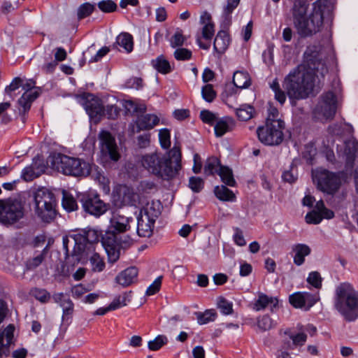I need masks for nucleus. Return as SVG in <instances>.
I'll use <instances>...</instances> for the list:
<instances>
[{"label":"nucleus","instance_id":"1","mask_svg":"<svg viewBox=\"0 0 358 358\" xmlns=\"http://www.w3.org/2000/svg\"><path fill=\"white\" fill-rule=\"evenodd\" d=\"M307 0H294L292 8L294 27L302 38L311 36L321 31L324 18L332 11L329 0H317L312 5V11L308 16Z\"/></svg>","mask_w":358,"mask_h":358},{"label":"nucleus","instance_id":"2","mask_svg":"<svg viewBox=\"0 0 358 358\" xmlns=\"http://www.w3.org/2000/svg\"><path fill=\"white\" fill-rule=\"evenodd\" d=\"M142 166L149 173L170 180L175 178L181 169V151L174 145L168 155L153 152L143 155L141 159Z\"/></svg>","mask_w":358,"mask_h":358},{"label":"nucleus","instance_id":"3","mask_svg":"<svg viewBox=\"0 0 358 358\" xmlns=\"http://www.w3.org/2000/svg\"><path fill=\"white\" fill-rule=\"evenodd\" d=\"M310 60L299 65L285 77L283 87L290 99H305L312 92L316 67L315 64L312 66Z\"/></svg>","mask_w":358,"mask_h":358},{"label":"nucleus","instance_id":"4","mask_svg":"<svg viewBox=\"0 0 358 358\" xmlns=\"http://www.w3.org/2000/svg\"><path fill=\"white\" fill-rule=\"evenodd\" d=\"M334 307L348 322L358 317V292L351 284L342 282L336 287Z\"/></svg>","mask_w":358,"mask_h":358},{"label":"nucleus","instance_id":"5","mask_svg":"<svg viewBox=\"0 0 358 358\" xmlns=\"http://www.w3.org/2000/svg\"><path fill=\"white\" fill-rule=\"evenodd\" d=\"M53 166L64 175L73 176H87L90 173L89 163L78 158L59 154L53 158Z\"/></svg>","mask_w":358,"mask_h":358},{"label":"nucleus","instance_id":"6","mask_svg":"<svg viewBox=\"0 0 358 358\" xmlns=\"http://www.w3.org/2000/svg\"><path fill=\"white\" fill-rule=\"evenodd\" d=\"M35 212L45 222H50L56 216V200L54 194L49 189L38 188L34 194Z\"/></svg>","mask_w":358,"mask_h":358},{"label":"nucleus","instance_id":"7","mask_svg":"<svg viewBox=\"0 0 358 358\" xmlns=\"http://www.w3.org/2000/svg\"><path fill=\"white\" fill-rule=\"evenodd\" d=\"M285 128L284 122H266V124L257 129L259 140L266 145H277L283 141L282 130Z\"/></svg>","mask_w":358,"mask_h":358},{"label":"nucleus","instance_id":"8","mask_svg":"<svg viewBox=\"0 0 358 358\" xmlns=\"http://www.w3.org/2000/svg\"><path fill=\"white\" fill-rule=\"evenodd\" d=\"M101 234L94 229L82 230L71 236L74 242L73 255H78L85 252L95 250L93 243H98Z\"/></svg>","mask_w":358,"mask_h":358},{"label":"nucleus","instance_id":"9","mask_svg":"<svg viewBox=\"0 0 358 358\" xmlns=\"http://www.w3.org/2000/svg\"><path fill=\"white\" fill-rule=\"evenodd\" d=\"M0 203V221L2 222L13 224L24 216V208L20 201L8 199L1 200Z\"/></svg>","mask_w":358,"mask_h":358},{"label":"nucleus","instance_id":"10","mask_svg":"<svg viewBox=\"0 0 358 358\" xmlns=\"http://www.w3.org/2000/svg\"><path fill=\"white\" fill-rule=\"evenodd\" d=\"M317 188L328 194H334L341 185V177L327 170L317 172L313 176Z\"/></svg>","mask_w":358,"mask_h":358},{"label":"nucleus","instance_id":"11","mask_svg":"<svg viewBox=\"0 0 358 358\" xmlns=\"http://www.w3.org/2000/svg\"><path fill=\"white\" fill-rule=\"evenodd\" d=\"M336 111V98L332 92H327L320 96L313 114L315 117L323 120L332 119Z\"/></svg>","mask_w":358,"mask_h":358},{"label":"nucleus","instance_id":"12","mask_svg":"<svg viewBox=\"0 0 358 358\" xmlns=\"http://www.w3.org/2000/svg\"><path fill=\"white\" fill-rule=\"evenodd\" d=\"M101 143V152L103 157L117 162L120 159V153L115 143V138L110 132L102 131L99 134Z\"/></svg>","mask_w":358,"mask_h":358},{"label":"nucleus","instance_id":"13","mask_svg":"<svg viewBox=\"0 0 358 358\" xmlns=\"http://www.w3.org/2000/svg\"><path fill=\"white\" fill-rule=\"evenodd\" d=\"M101 245L104 248L108 262H116L120 258L119 234L110 230L101 236Z\"/></svg>","mask_w":358,"mask_h":358},{"label":"nucleus","instance_id":"14","mask_svg":"<svg viewBox=\"0 0 358 358\" xmlns=\"http://www.w3.org/2000/svg\"><path fill=\"white\" fill-rule=\"evenodd\" d=\"M137 199V194L127 185H120L113 192V201L117 206H134Z\"/></svg>","mask_w":358,"mask_h":358},{"label":"nucleus","instance_id":"15","mask_svg":"<svg viewBox=\"0 0 358 358\" xmlns=\"http://www.w3.org/2000/svg\"><path fill=\"white\" fill-rule=\"evenodd\" d=\"M84 210L90 215L99 217L108 209L107 205L100 199L98 195H87L82 198Z\"/></svg>","mask_w":358,"mask_h":358},{"label":"nucleus","instance_id":"16","mask_svg":"<svg viewBox=\"0 0 358 358\" xmlns=\"http://www.w3.org/2000/svg\"><path fill=\"white\" fill-rule=\"evenodd\" d=\"M358 151V142L355 139H349L343 143L341 147H337V152L346 163V166L352 168Z\"/></svg>","mask_w":358,"mask_h":358},{"label":"nucleus","instance_id":"17","mask_svg":"<svg viewBox=\"0 0 358 358\" xmlns=\"http://www.w3.org/2000/svg\"><path fill=\"white\" fill-rule=\"evenodd\" d=\"M83 106L91 118L99 120L104 114V107L101 101L92 94H88L85 98Z\"/></svg>","mask_w":358,"mask_h":358},{"label":"nucleus","instance_id":"18","mask_svg":"<svg viewBox=\"0 0 358 358\" xmlns=\"http://www.w3.org/2000/svg\"><path fill=\"white\" fill-rule=\"evenodd\" d=\"M289 303L296 308H304L308 310L317 301V299L308 292H297L289 296Z\"/></svg>","mask_w":358,"mask_h":358},{"label":"nucleus","instance_id":"19","mask_svg":"<svg viewBox=\"0 0 358 358\" xmlns=\"http://www.w3.org/2000/svg\"><path fill=\"white\" fill-rule=\"evenodd\" d=\"M131 220L119 213H114L110 220V229L116 233H123L129 229Z\"/></svg>","mask_w":358,"mask_h":358},{"label":"nucleus","instance_id":"20","mask_svg":"<svg viewBox=\"0 0 358 358\" xmlns=\"http://www.w3.org/2000/svg\"><path fill=\"white\" fill-rule=\"evenodd\" d=\"M138 275V269L136 267L131 266L126 268L120 273H119L116 278V282L123 287L129 286L131 284L135 282Z\"/></svg>","mask_w":358,"mask_h":358},{"label":"nucleus","instance_id":"21","mask_svg":"<svg viewBox=\"0 0 358 358\" xmlns=\"http://www.w3.org/2000/svg\"><path fill=\"white\" fill-rule=\"evenodd\" d=\"M155 221L140 214L138 217L137 233L141 237H150Z\"/></svg>","mask_w":358,"mask_h":358},{"label":"nucleus","instance_id":"22","mask_svg":"<svg viewBox=\"0 0 358 358\" xmlns=\"http://www.w3.org/2000/svg\"><path fill=\"white\" fill-rule=\"evenodd\" d=\"M161 203L159 201H152L150 202H148L146 205L141 210V215L148 217L151 220L156 221V219L161 214Z\"/></svg>","mask_w":358,"mask_h":358},{"label":"nucleus","instance_id":"23","mask_svg":"<svg viewBox=\"0 0 358 358\" xmlns=\"http://www.w3.org/2000/svg\"><path fill=\"white\" fill-rule=\"evenodd\" d=\"M159 122L157 116L152 114H145L139 116L136 120L138 131L149 130L152 129Z\"/></svg>","mask_w":358,"mask_h":358},{"label":"nucleus","instance_id":"24","mask_svg":"<svg viewBox=\"0 0 358 358\" xmlns=\"http://www.w3.org/2000/svg\"><path fill=\"white\" fill-rule=\"evenodd\" d=\"M229 44V38L225 31H220L214 40V50L219 55L223 54Z\"/></svg>","mask_w":358,"mask_h":358},{"label":"nucleus","instance_id":"25","mask_svg":"<svg viewBox=\"0 0 358 358\" xmlns=\"http://www.w3.org/2000/svg\"><path fill=\"white\" fill-rule=\"evenodd\" d=\"M278 301L276 298L268 297L264 294H260L254 304V309L259 311L266 307H270L271 310H273L278 306Z\"/></svg>","mask_w":358,"mask_h":358},{"label":"nucleus","instance_id":"26","mask_svg":"<svg viewBox=\"0 0 358 358\" xmlns=\"http://www.w3.org/2000/svg\"><path fill=\"white\" fill-rule=\"evenodd\" d=\"M292 251L294 252V263L297 266H301L305 261V257L310 253V248L305 244H296L293 246Z\"/></svg>","mask_w":358,"mask_h":358},{"label":"nucleus","instance_id":"27","mask_svg":"<svg viewBox=\"0 0 358 358\" xmlns=\"http://www.w3.org/2000/svg\"><path fill=\"white\" fill-rule=\"evenodd\" d=\"M39 93L37 90L24 92L18 100V104L22 108L20 111L22 110L24 113L29 110L32 102L38 96Z\"/></svg>","mask_w":358,"mask_h":358},{"label":"nucleus","instance_id":"28","mask_svg":"<svg viewBox=\"0 0 358 358\" xmlns=\"http://www.w3.org/2000/svg\"><path fill=\"white\" fill-rule=\"evenodd\" d=\"M234 124L233 120L229 117H224L216 120L214 126L215 136L217 137L222 136L225 133L232 129Z\"/></svg>","mask_w":358,"mask_h":358},{"label":"nucleus","instance_id":"29","mask_svg":"<svg viewBox=\"0 0 358 358\" xmlns=\"http://www.w3.org/2000/svg\"><path fill=\"white\" fill-rule=\"evenodd\" d=\"M214 193L216 197L222 201H234L236 200L234 193L224 185L216 186Z\"/></svg>","mask_w":358,"mask_h":358},{"label":"nucleus","instance_id":"30","mask_svg":"<svg viewBox=\"0 0 358 358\" xmlns=\"http://www.w3.org/2000/svg\"><path fill=\"white\" fill-rule=\"evenodd\" d=\"M233 83L240 89L246 88L250 85V78L247 72L236 71L233 76Z\"/></svg>","mask_w":358,"mask_h":358},{"label":"nucleus","instance_id":"31","mask_svg":"<svg viewBox=\"0 0 358 358\" xmlns=\"http://www.w3.org/2000/svg\"><path fill=\"white\" fill-rule=\"evenodd\" d=\"M92 251V255L89 257L92 271L98 273L103 271L106 266L103 258L94 250Z\"/></svg>","mask_w":358,"mask_h":358},{"label":"nucleus","instance_id":"32","mask_svg":"<svg viewBox=\"0 0 358 358\" xmlns=\"http://www.w3.org/2000/svg\"><path fill=\"white\" fill-rule=\"evenodd\" d=\"M152 66L159 73L166 74L171 71V65L163 55L157 57L152 61Z\"/></svg>","mask_w":358,"mask_h":358},{"label":"nucleus","instance_id":"33","mask_svg":"<svg viewBox=\"0 0 358 358\" xmlns=\"http://www.w3.org/2000/svg\"><path fill=\"white\" fill-rule=\"evenodd\" d=\"M116 43L122 47L127 52H130L133 50V37L129 33L123 32L119 34L116 38Z\"/></svg>","mask_w":358,"mask_h":358},{"label":"nucleus","instance_id":"34","mask_svg":"<svg viewBox=\"0 0 358 358\" xmlns=\"http://www.w3.org/2000/svg\"><path fill=\"white\" fill-rule=\"evenodd\" d=\"M223 166H224L221 165L218 158L215 157H209L206 162L204 173L206 175H214L215 173L218 174L220 168Z\"/></svg>","mask_w":358,"mask_h":358},{"label":"nucleus","instance_id":"35","mask_svg":"<svg viewBox=\"0 0 358 358\" xmlns=\"http://www.w3.org/2000/svg\"><path fill=\"white\" fill-rule=\"evenodd\" d=\"M254 110L252 106L244 104L236 110V114L240 120L247 121L252 117Z\"/></svg>","mask_w":358,"mask_h":358},{"label":"nucleus","instance_id":"36","mask_svg":"<svg viewBox=\"0 0 358 358\" xmlns=\"http://www.w3.org/2000/svg\"><path fill=\"white\" fill-rule=\"evenodd\" d=\"M222 181L227 185L234 187L236 185V181L234 178L233 173L231 169L227 166H223L220 168L218 172Z\"/></svg>","mask_w":358,"mask_h":358},{"label":"nucleus","instance_id":"37","mask_svg":"<svg viewBox=\"0 0 358 358\" xmlns=\"http://www.w3.org/2000/svg\"><path fill=\"white\" fill-rule=\"evenodd\" d=\"M30 294L41 303H48L50 299V294L45 289L34 287L31 289Z\"/></svg>","mask_w":358,"mask_h":358},{"label":"nucleus","instance_id":"38","mask_svg":"<svg viewBox=\"0 0 358 358\" xmlns=\"http://www.w3.org/2000/svg\"><path fill=\"white\" fill-rule=\"evenodd\" d=\"M47 250L48 246H46L43 249V250L40 255L27 260L26 262L27 270H34L36 268H37L39 265H41L43 261L44 260L45 256L47 253Z\"/></svg>","mask_w":358,"mask_h":358},{"label":"nucleus","instance_id":"39","mask_svg":"<svg viewBox=\"0 0 358 358\" xmlns=\"http://www.w3.org/2000/svg\"><path fill=\"white\" fill-rule=\"evenodd\" d=\"M130 294L129 293H124L114 299V300L110 303L109 309L115 310L120 307H123L127 305V303L130 301Z\"/></svg>","mask_w":358,"mask_h":358},{"label":"nucleus","instance_id":"40","mask_svg":"<svg viewBox=\"0 0 358 358\" xmlns=\"http://www.w3.org/2000/svg\"><path fill=\"white\" fill-rule=\"evenodd\" d=\"M195 315L199 324H204L214 321L216 317V313L213 310H207L204 313L196 312Z\"/></svg>","mask_w":358,"mask_h":358},{"label":"nucleus","instance_id":"41","mask_svg":"<svg viewBox=\"0 0 358 358\" xmlns=\"http://www.w3.org/2000/svg\"><path fill=\"white\" fill-rule=\"evenodd\" d=\"M62 206L64 208L69 212L73 211L78 208L75 199L71 195L66 193H64L63 194Z\"/></svg>","mask_w":358,"mask_h":358},{"label":"nucleus","instance_id":"42","mask_svg":"<svg viewBox=\"0 0 358 358\" xmlns=\"http://www.w3.org/2000/svg\"><path fill=\"white\" fill-rule=\"evenodd\" d=\"M241 0H227V3L223 7L222 17L225 20L229 21L230 15L238 6Z\"/></svg>","mask_w":358,"mask_h":358},{"label":"nucleus","instance_id":"43","mask_svg":"<svg viewBox=\"0 0 358 358\" xmlns=\"http://www.w3.org/2000/svg\"><path fill=\"white\" fill-rule=\"evenodd\" d=\"M217 306L221 312L224 315H230L233 312L232 303L227 301L222 296H220L217 299Z\"/></svg>","mask_w":358,"mask_h":358},{"label":"nucleus","instance_id":"44","mask_svg":"<svg viewBox=\"0 0 358 358\" xmlns=\"http://www.w3.org/2000/svg\"><path fill=\"white\" fill-rule=\"evenodd\" d=\"M98 8L104 13H112L117 10V6L113 0H103L98 3Z\"/></svg>","mask_w":358,"mask_h":358},{"label":"nucleus","instance_id":"45","mask_svg":"<svg viewBox=\"0 0 358 358\" xmlns=\"http://www.w3.org/2000/svg\"><path fill=\"white\" fill-rule=\"evenodd\" d=\"M189 187L194 192H199L204 187V181L199 177H190L189 179Z\"/></svg>","mask_w":358,"mask_h":358},{"label":"nucleus","instance_id":"46","mask_svg":"<svg viewBox=\"0 0 358 358\" xmlns=\"http://www.w3.org/2000/svg\"><path fill=\"white\" fill-rule=\"evenodd\" d=\"M94 10V6L90 3H85L80 6L78 9V20L83 19L89 16Z\"/></svg>","mask_w":358,"mask_h":358},{"label":"nucleus","instance_id":"47","mask_svg":"<svg viewBox=\"0 0 358 358\" xmlns=\"http://www.w3.org/2000/svg\"><path fill=\"white\" fill-rule=\"evenodd\" d=\"M167 343V338L165 336L159 335L154 340L148 342V348L150 350H158Z\"/></svg>","mask_w":358,"mask_h":358},{"label":"nucleus","instance_id":"48","mask_svg":"<svg viewBox=\"0 0 358 358\" xmlns=\"http://www.w3.org/2000/svg\"><path fill=\"white\" fill-rule=\"evenodd\" d=\"M307 282L317 289L322 287V278L317 271H312L307 278Z\"/></svg>","mask_w":358,"mask_h":358},{"label":"nucleus","instance_id":"49","mask_svg":"<svg viewBox=\"0 0 358 358\" xmlns=\"http://www.w3.org/2000/svg\"><path fill=\"white\" fill-rule=\"evenodd\" d=\"M41 175V171H36L34 169V168L30 165L29 166H27L24 168L22 172V178L26 181H31L36 178H38Z\"/></svg>","mask_w":358,"mask_h":358},{"label":"nucleus","instance_id":"50","mask_svg":"<svg viewBox=\"0 0 358 358\" xmlns=\"http://www.w3.org/2000/svg\"><path fill=\"white\" fill-rule=\"evenodd\" d=\"M22 80L20 78H15L11 83L5 88V93L8 94L10 99H13L15 96L13 94L16 90L19 89L22 85Z\"/></svg>","mask_w":358,"mask_h":358},{"label":"nucleus","instance_id":"51","mask_svg":"<svg viewBox=\"0 0 358 358\" xmlns=\"http://www.w3.org/2000/svg\"><path fill=\"white\" fill-rule=\"evenodd\" d=\"M201 94L203 98L208 102H212L216 96V92L213 85L208 84L202 87Z\"/></svg>","mask_w":358,"mask_h":358},{"label":"nucleus","instance_id":"52","mask_svg":"<svg viewBox=\"0 0 358 358\" xmlns=\"http://www.w3.org/2000/svg\"><path fill=\"white\" fill-rule=\"evenodd\" d=\"M120 112V109L115 104L107 105L104 108V115H106L108 119H116Z\"/></svg>","mask_w":358,"mask_h":358},{"label":"nucleus","instance_id":"53","mask_svg":"<svg viewBox=\"0 0 358 358\" xmlns=\"http://www.w3.org/2000/svg\"><path fill=\"white\" fill-rule=\"evenodd\" d=\"M258 327L262 331H267L273 328L275 324L273 320L268 315H264L257 322Z\"/></svg>","mask_w":358,"mask_h":358},{"label":"nucleus","instance_id":"54","mask_svg":"<svg viewBox=\"0 0 358 358\" xmlns=\"http://www.w3.org/2000/svg\"><path fill=\"white\" fill-rule=\"evenodd\" d=\"M185 38L180 29H177L171 39V45L173 48L182 46L185 42Z\"/></svg>","mask_w":358,"mask_h":358},{"label":"nucleus","instance_id":"55","mask_svg":"<svg viewBox=\"0 0 358 358\" xmlns=\"http://www.w3.org/2000/svg\"><path fill=\"white\" fill-rule=\"evenodd\" d=\"M161 145L163 148L167 149L170 147V131L167 129H161L159 134Z\"/></svg>","mask_w":358,"mask_h":358},{"label":"nucleus","instance_id":"56","mask_svg":"<svg viewBox=\"0 0 358 358\" xmlns=\"http://www.w3.org/2000/svg\"><path fill=\"white\" fill-rule=\"evenodd\" d=\"M306 222L308 224H318L321 222L322 215L316 210H312L308 213L305 217Z\"/></svg>","mask_w":358,"mask_h":358},{"label":"nucleus","instance_id":"57","mask_svg":"<svg viewBox=\"0 0 358 358\" xmlns=\"http://www.w3.org/2000/svg\"><path fill=\"white\" fill-rule=\"evenodd\" d=\"M177 60H188L192 57V52L186 48H178L174 52Z\"/></svg>","mask_w":358,"mask_h":358},{"label":"nucleus","instance_id":"58","mask_svg":"<svg viewBox=\"0 0 358 358\" xmlns=\"http://www.w3.org/2000/svg\"><path fill=\"white\" fill-rule=\"evenodd\" d=\"M200 117L203 122L209 124L210 125L214 124V123L217 120L215 115L207 110H203L201 111Z\"/></svg>","mask_w":358,"mask_h":358},{"label":"nucleus","instance_id":"59","mask_svg":"<svg viewBox=\"0 0 358 358\" xmlns=\"http://www.w3.org/2000/svg\"><path fill=\"white\" fill-rule=\"evenodd\" d=\"M162 276L157 278L148 287L146 290L147 295L151 296L159 291L162 285Z\"/></svg>","mask_w":358,"mask_h":358},{"label":"nucleus","instance_id":"60","mask_svg":"<svg viewBox=\"0 0 358 358\" xmlns=\"http://www.w3.org/2000/svg\"><path fill=\"white\" fill-rule=\"evenodd\" d=\"M15 327L13 324H9L0 336H3V340L6 338L7 345H10L13 338Z\"/></svg>","mask_w":358,"mask_h":358},{"label":"nucleus","instance_id":"61","mask_svg":"<svg viewBox=\"0 0 358 358\" xmlns=\"http://www.w3.org/2000/svg\"><path fill=\"white\" fill-rule=\"evenodd\" d=\"M289 338L292 340L293 344L296 346H302L307 340V335L304 333L291 334Z\"/></svg>","mask_w":358,"mask_h":358},{"label":"nucleus","instance_id":"62","mask_svg":"<svg viewBox=\"0 0 358 358\" xmlns=\"http://www.w3.org/2000/svg\"><path fill=\"white\" fill-rule=\"evenodd\" d=\"M214 32V24L213 22H208L202 29V36L207 40L211 39Z\"/></svg>","mask_w":358,"mask_h":358},{"label":"nucleus","instance_id":"63","mask_svg":"<svg viewBox=\"0 0 358 358\" xmlns=\"http://www.w3.org/2000/svg\"><path fill=\"white\" fill-rule=\"evenodd\" d=\"M73 310L74 308H66L62 310V325L68 327L71 324Z\"/></svg>","mask_w":358,"mask_h":358},{"label":"nucleus","instance_id":"64","mask_svg":"<svg viewBox=\"0 0 358 358\" xmlns=\"http://www.w3.org/2000/svg\"><path fill=\"white\" fill-rule=\"evenodd\" d=\"M273 121L283 122L280 118H279V112L278 109L275 107L270 106L268 109L266 122H273Z\"/></svg>","mask_w":358,"mask_h":358}]
</instances>
